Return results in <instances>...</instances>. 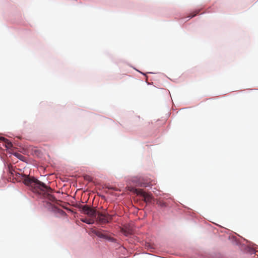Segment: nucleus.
<instances>
[{
	"instance_id": "nucleus-1",
	"label": "nucleus",
	"mask_w": 258,
	"mask_h": 258,
	"mask_svg": "<svg viewBox=\"0 0 258 258\" xmlns=\"http://www.w3.org/2000/svg\"><path fill=\"white\" fill-rule=\"evenodd\" d=\"M23 177L24 183L31 187L34 192H37L39 194L46 195L50 200L54 198L50 194L52 191V189L50 187L47 186L43 183L33 177L24 175Z\"/></svg>"
},
{
	"instance_id": "nucleus-2",
	"label": "nucleus",
	"mask_w": 258,
	"mask_h": 258,
	"mask_svg": "<svg viewBox=\"0 0 258 258\" xmlns=\"http://www.w3.org/2000/svg\"><path fill=\"white\" fill-rule=\"evenodd\" d=\"M79 208L81 209L82 211L85 214L87 215L91 218H96L97 216V213L95 209L91 208L87 205H80Z\"/></svg>"
},
{
	"instance_id": "nucleus-3",
	"label": "nucleus",
	"mask_w": 258,
	"mask_h": 258,
	"mask_svg": "<svg viewBox=\"0 0 258 258\" xmlns=\"http://www.w3.org/2000/svg\"><path fill=\"white\" fill-rule=\"evenodd\" d=\"M97 219L101 223L109 222L112 220V216L106 213H98Z\"/></svg>"
},
{
	"instance_id": "nucleus-4",
	"label": "nucleus",
	"mask_w": 258,
	"mask_h": 258,
	"mask_svg": "<svg viewBox=\"0 0 258 258\" xmlns=\"http://www.w3.org/2000/svg\"><path fill=\"white\" fill-rule=\"evenodd\" d=\"M94 233L98 237L100 238H103L105 239L111 241H114L115 239L111 237L109 235H107L106 233L100 231V230H96L94 231Z\"/></svg>"
},
{
	"instance_id": "nucleus-5",
	"label": "nucleus",
	"mask_w": 258,
	"mask_h": 258,
	"mask_svg": "<svg viewBox=\"0 0 258 258\" xmlns=\"http://www.w3.org/2000/svg\"><path fill=\"white\" fill-rule=\"evenodd\" d=\"M143 198H144V201L146 203L151 202L152 199L151 195L148 193H146Z\"/></svg>"
},
{
	"instance_id": "nucleus-6",
	"label": "nucleus",
	"mask_w": 258,
	"mask_h": 258,
	"mask_svg": "<svg viewBox=\"0 0 258 258\" xmlns=\"http://www.w3.org/2000/svg\"><path fill=\"white\" fill-rule=\"evenodd\" d=\"M135 192L138 195L142 196L143 197V196L145 195L146 193L145 192L143 189H135Z\"/></svg>"
},
{
	"instance_id": "nucleus-7",
	"label": "nucleus",
	"mask_w": 258,
	"mask_h": 258,
	"mask_svg": "<svg viewBox=\"0 0 258 258\" xmlns=\"http://www.w3.org/2000/svg\"><path fill=\"white\" fill-rule=\"evenodd\" d=\"M81 221L84 223H86L88 224H93L94 223V220L93 218H84L82 219Z\"/></svg>"
},
{
	"instance_id": "nucleus-8",
	"label": "nucleus",
	"mask_w": 258,
	"mask_h": 258,
	"mask_svg": "<svg viewBox=\"0 0 258 258\" xmlns=\"http://www.w3.org/2000/svg\"><path fill=\"white\" fill-rule=\"evenodd\" d=\"M157 204L161 207H166L167 206L165 202L161 200H158L157 202Z\"/></svg>"
},
{
	"instance_id": "nucleus-9",
	"label": "nucleus",
	"mask_w": 258,
	"mask_h": 258,
	"mask_svg": "<svg viewBox=\"0 0 258 258\" xmlns=\"http://www.w3.org/2000/svg\"><path fill=\"white\" fill-rule=\"evenodd\" d=\"M199 13V10L195 11L194 12V14H190V15L189 16H188V17L190 18H193L194 17L196 16Z\"/></svg>"
},
{
	"instance_id": "nucleus-10",
	"label": "nucleus",
	"mask_w": 258,
	"mask_h": 258,
	"mask_svg": "<svg viewBox=\"0 0 258 258\" xmlns=\"http://www.w3.org/2000/svg\"><path fill=\"white\" fill-rule=\"evenodd\" d=\"M6 144V147L7 148H11L13 146L12 143L7 139V142H5Z\"/></svg>"
},
{
	"instance_id": "nucleus-11",
	"label": "nucleus",
	"mask_w": 258,
	"mask_h": 258,
	"mask_svg": "<svg viewBox=\"0 0 258 258\" xmlns=\"http://www.w3.org/2000/svg\"><path fill=\"white\" fill-rule=\"evenodd\" d=\"M0 140L3 141L4 142H7V139H6L3 137H0Z\"/></svg>"
}]
</instances>
